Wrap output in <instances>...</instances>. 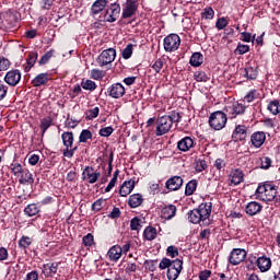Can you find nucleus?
<instances>
[{"mask_svg": "<svg viewBox=\"0 0 280 280\" xmlns=\"http://www.w3.org/2000/svg\"><path fill=\"white\" fill-rule=\"evenodd\" d=\"M143 237L148 240V242H152V240H156V229L152 226H148L143 231Z\"/></svg>", "mask_w": 280, "mask_h": 280, "instance_id": "7c9ffc66", "label": "nucleus"}, {"mask_svg": "<svg viewBox=\"0 0 280 280\" xmlns=\"http://www.w3.org/2000/svg\"><path fill=\"white\" fill-rule=\"evenodd\" d=\"M266 142V133L264 131H256L250 136V143L254 148H261Z\"/></svg>", "mask_w": 280, "mask_h": 280, "instance_id": "4468645a", "label": "nucleus"}, {"mask_svg": "<svg viewBox=\"0 0 280 280\" xmlns=\"http://www.w3.org/2000/svg\"><path fill=\"white\" fill-rule=\"evenodd\" d=\"M104 75V72L100 69H92L90 72V78H92V80H102Z\"/></svg>", "mask_w": 280, "mask_h": 280, "instance_id": "de8ad7c7", "label": "nucleus"}, {"mask_svg": "<svg viewBox=\"0 0 280 280\" xmlns=\"http://www.w3.org/2000/svg\"><path fill=\"white\" fill-rule=\"evenodd\" d=\"M167 117H170L171 119V124H180V119L183 116H180V113L178 112H172L171 115H168Z\"/></svg>", "mask_w": 280, "mask_h": 280, "instance_id": "3c124183", "label": "nucleus"}, {"mask_svg": "<svg viewBox=\"0 0 280 280\" xmlns=\"http://www.w3.org/2000/svg\"><path fill=\"white\" fill-rule=\"evenodd\" d=\"M198 187V180L192 179L187 183L185 194L186 196L194 195V191H196V188Z\"/></svg>", "mask_w": 280, "mask_h": 280, "instance_id": "72a5a7b5", "label": "nucleus"}, {"mask_svg": "<svg viewBox=\"0 0 280 280\" xmlns=\"http://www.w3.org/2000/svg\"><path fill=\"white\" fill-rule=\"evenodd\" d=\"M4 82H7L9 86H16V84L21 82V71L10 70L4 77Z\"/></svg>", "mask_w": 280, "mask_h": 280, "instance_id": "f8f14e48", "label": "nucleus"}, {"mask_svg": "<svg viewBox=\"0 0 280 280\" xmlns=\"http://www.w3.org/2000/svg\"><path fill=\"white\" fill-rule=\"evenodd\" d=\"M65 148H73V132L66 131L61 135Z\"/></svg>", "mask_w": 280, "mask_h": 280, "instance_id": "cd10ccee", "label": "nucleus"}, {"mask_svg": "<svg viewBox=\"0 0 280 280\" xmlns=\"http://www.w3.org/2000/svg\"><path fill=\"white\" fill-rule=\"evenodd\" d=\"M166 253L168 255V257H178V248L174 247V246H168L166 249Z\"/></svg>", "mask_w": 280, "mask_h": 280, "instance_id": "69168bd1", "label": "nucleus"}, {"mask_svg": "<svg viewBox=\"0 0 280 280\" xmlns=\"http://www.w3.org/2000/svg\"><path fill=\"white\" fill-rule=\"evenodd\" d=\"M257 98V90L249 91L245 96L243 102H247V104H250V102H255Z\"/></svg>", "mask_w": 280, "mask_h": 280, "instance_id": "09e8293b", "label": "nucleus"}, {"mask_svg": "<svg viewBox=\"0 0 280 280\" xmlns=\"http://www.w3.org/2000/svg\"><path fill=\"white\" fill-rule=\"evenodd\" d=\"M166 189H170V191H178L180 187H183V177L180 176H173L170 179L166 180L165 184Z\"/></svg>", "mask_w": 280, "mask_h": 280, "instance_id": "ddd939ff", "label": "nucleus"}, {"mask_svg": "<svg viewBox=\"0 0 280 280\" xmlns=\"http://www.w3.org/2000/svg\"><path fill=\"white\" fill-rule=\"evenodd\" d=\"M115 58H117V50H115V48H108L103 50L97 57V63L101 67H106V65L115 62Z\"/></svg>", "mask_w": 280, "mask_h": 280, "instance_id": "39448f33", "label": "nucleus"}, {"mask_svg": "<svg viewBox=\"0 0 280 280\" xmlns=\"http://www.w3.org/2000/svg\"><path fill=\"white\" fill-rule=\"evenodd\" d=\"M52 121L54 120L51 119V117H46V118L42 119L40 130H42L43 135H45V132H47V130L50 128Z\"/></svg>", "mask_w": 280, "mask_h": 280, "instance_id": "4c0bfd02", "label": "nucleus"}, {"mask_svg": "<svg viewBox=\"0 0 280 280\" xmlns=\"http://www.w3.org/2000/svg\"><path fill=\"white\" fill-rule=\"evenodd\" d=\"M256 264L260 272H268L272 268V260L266 256L258 257Z\"/></svg>", "mask_w": 280, "mask_h": 280, "instance_id": "f3484780", "label": "nucleus"}, {"mask_svg": "<svg viewBox=\"0 0 280 280\" xmlns=\"http://www.w3.org/2000/svg\"><path fill=\"white\" fill-rule=\"evenodd\" d=\"M77 150L78 147H74L72 149L66 147V149L63 150V156H66L67 159H73V155L75 154Z\"/></svg>", "mask_w": 280, "mask_h": 280, "instance_id": "680f3d73", "label": "nucleus"}, {"mask_svg": "<svg viewBox=\"0 0 280 280\" xmlns=\"http://www.w3.org/2000/svg\"><path fill=\"white\" fill-rule=\"evenodd\" d=\"M143 203V197L141 194H135L129 197L128 205L131 209H137V207H141Z\"/></svg>", "mask_w": 280, "mask_h": 280, "instance_id": "a878e982", "label": "nucleus"}, {"mask_svg": "<svg viewBox=\"0 0 280 280\" xmlns=\"http://www.w3.org/2000/svg\"><path fill=\"white\" fill-rule=\"evenodd\" d=\"M173 265H174V260H171L168 258H163L160 261L159 268H160V270H166V268L168 270V268H171Z\"/></svg>", "mask_w": 280, "mask_h": 280, "instance_id": "49530a36", "label": "nucleus"}, {"mask_svg": "<svg viewBox=\"0 0 280 280\" xmlns=\"http://www.w3.org/2000/svg\"><path fill=\"white\" fill-rule=\"evenodd\" d=\"M10 69V60L0 58V71H8Z\"/></svg>", "mask_w": 280, "mask_h": 280, "instance_id": "052dcab7", "label": "nucleus"}, {"mask_svg": "<svg viewBox=\"0 0 280 280\" xmlns=\"http://www.w3.org/2000/svg\"><path fill=\"white\" fill-rule=\"evenodd\" d=\"M244 75L248 80H256L257 79V70L253 67L245 68Z\"/></svg>", "mask_w": 280, "mask_h": 280, "instance_id": "ea45409f", "label": "nucleus"}, {"mask_svg": "<svg viewBox=\"0 0 280 280\" xmlns=\"http://www.w3.org/2000/svg\"><path fill=\"white\" fill-rule=\"evenodd\" d=\"M196 172H205L207 170V161L205 160H197L195 164Z\"/></svg>", "mask_w": 280, "mask_h": 280, "instance_id": "8fccbe9b", "label": "nucleus"}, {"mask_svg": "<svg viewBox=\"0 0 280 280\" xmlns=\"http://www.w3.org/2000/svg\"><path fill=\"white\" fill-rule=\"evenodd\" d=\"M268 110L272 113V115H279L280 113L279 101H271L268 105Z\"/></svg>", "mask_w": 280, "mask_h": 280, "instance_id": "79ce46f5", "label": "nucleus"}, {"mask_svg": "<svg viewBox=\"0 0 280 280\" xmlns=\"http://www.w3.org/2000/svg\"><path fill=\"white\" fill-rule=\"evenodd\" d=\"M229 25V21L225 20V18H220L217 20L215 27L217 30H224Z\"/></svg>", "mask_w": 280, "mask_h": 280, "instance_id": "bf43d9fd", "label": "nucleus"}, {"mask_svg": "<svg viewBox=\"0 0 280 280\" xmlns=\"http://www.w3.org/2000/svg\"><path fill=\"white\" fill-rule=\"evenodd\" d=\"M233 110L235 115H244V112L246 110V106L242 103H237L233 106Z\"/></svg>", "mask_w": 280, "mask_h": 280, "instance_id": "6e6d98bb", "label": "nucleus"}, {"mask_svg": "<svg viewBox=\"0 0 280 280\" xmlns=\"http://www.w3.org/2000/svg\"><path fill=\"white\" fill-rule=\"evenodd\" d=\"M31 244H32V238H30L28 236H23L19 241V247L20 248H27V246H31Z\"/></svg>", "mask_w": 280, "mask_h": 280, "instance_id": "864d4df0", "label": "nucleus"}, {"mask_svg": "<svg viewBox=\"0 0 280 280\" xmlns=\"http://www.w3.org/2000/svg\"><path fill=\"white\" fill-rule=\"evenodd\" d=\"M120 14L121 5L119 4V2H113L106 7L103 15V21H105V23H115V21L119 19Z\"/></svg>", "mask_w": 280, "mask_h": 280, "instance_id": "7ed1b4c3", "label": "nucleus"}, {"mask_svg": "<svg viewBox=\"0 0 280 280\" xmlns=\"http://www.w3.org/2000/svg\"><path fill=\"white\" fill-rule=\"evenodd\" d=\"M109 97L114 100H119L126 95V88L121 85V83H114L108 88Z\"/></svg>", "mask_w": 280, "mask_h": 280, "instance_id": "9b49d317", "label": "nucleus"}, {"mask_svg": "<svg viewBox=\"0 0 280 280\" xmlns=\"http://www.w3.org/2000/svg\"><path fill=\"white\" fill-rule=\"evenodd\" d=\"M229 180L233 185H240V183H244V173L241 170H234L230 173Z\"/></svg>", "mask_w": 280, "mask_h": 280, "instance_id": "4be33fe9", "label": "nucleus"}, {"mask_svg": "<svg viewBox=\"0 0 280 280\" xmlns=\"http://www.w3.org/2000/svg\"><path fill=\"white\" fill-rule=\"evenodd\" d=\"M24 170L25 168H23V165H21L20 163L11 164V172L14 176H16V178H19Z\"/></svg>", "mask_w": 280, "mask_h": 280, "instance_id": "37998d69", "label": "nucleus"}, {"mask_svg": "<svg viewBox=\"0 0 280 280\" xmlns=\"http://www.w3.org/2000/svg\"><path fill=\"white\" fill-rule=\"evenodd\" d=\"M49 82L48 73H40L32 80L33 86H43V84H47Z\"/></svg>", "mask_w": 280, "mask_h": 280, "instance_id": "bb28decb", "label": "nucleus"}, {"mask_svg": "<svg viewBox=\"0 0 280 280\" xmlns=\"http://www.w3.org/2000/svg\"><path fill=\"white\" fill-rule=\"evenodd\" d=\"M191 148H194V139H191V137H185L177 142V149L180 150V152H189Z\"/></svg>", "mask_w": 280, "mask_h": 280, "instance_id": "a211bd4d", "label": "nucleus"}, {"mask_svg": "<svg viewBox=\"0 0 280 280\" xmlns=\"http://www.w3.org/2000/svg\"><path fill=\"white\" fill-rule=\"evenodd\" d=\"M58 262L46 264L43 266V275L46 277H54L58 272Z\"/></svg>", "mask_w": 280, "mask_h": 280, "instance_id": "393cba45", "label": "nucleus"}, {"mask_svg": "<svg viewBox=\"0 0 280 280\" xmlns=\"http://www.w3.org/2000/svg\"><path fill=\"white\" fill-rule=\"evenodd\" d=\"M108 5V0H96L91 7V14L92 16H97L101 12H104L106 10V7Z\"/></svg>", "mask_w": 280, "mask_h": 280, "instance_id": "2eb2a0df", "label": "nucleus"}, {"mask_svg": "<svg viewBox=\"0 0 280 280\" xmlns=\"http://www.w3.org/2000/svg\"><path fill=\"white\" fill-rule=\"evenodd\" d=\"M118 177H119V170H116L114 172L113 178L110 179L107 187L105 188L106 194H108V191H110L113 189V187H115V185H117V178Z\"/></svg>", "mask_w": 280, "mask_h": 280, "instance_id": "58836bf2", "label": "nucleus"}, {"mask_svg": "<svg viewBox=\"0 0 280 280\" xmlns=\"http://www.w3.org/2000/svg\"><path fill=\"white\" fill-rule=\"evenodd\" d=\"M135 12H137V4L132 1L127 2L122 9V19H130L135 15Z\"/></svg>", "mask_w": 280, "mask_h": 280, "instance_id": "412c9836", "label": "nucleus"}, {"mask_svg": "<svg viewBox=\"0 0 280 280\" xmlns=\"http://www.w3.org/2000/svg\"><path fill=\"white\" fill-rule=\"evenodd\" d=\"M205 61V57L200 52H194L190 57V65L191 67H200Z\"/></svg>", "mask_w": 280, "mask_h": 280, "instance_id": "c85d7f7f", "label": "nucleus"}, {"mask_svg": "<svg viewBox=\"0 0 280 280\" xmlns=\"http://www.w3.org/2000/svg\"><path fill=\"white\" fill-rule=\"evenodd\" d=\"M113 132H115V129H113V127H105L98 131V135L101 137H110Z\"/></svg>", "mask_w": 280, "mask_h": 280, "instance_id": "4d7b16f0", "label": "nucleus"}, {"mask_svg": "<svg viewBox=\"0 0 280 280\" xmlns=\"http://www.w3.org/2000/svg\"><path fill=\"white\" fill-rule=\"evenodd\" d=\"M110 261H119L121 259V246L114 245L107 253Z\"/></svg>", "mask_w": 280, "mask_h": 280, "instance_id": "b1692460", "label": "nucleus"}, {"mask_svg": "<svg viewBox=\"0 0 280 280\" xmlns=\"http://www.w3.org/2000/svg\"><path fill=\"white\" fill-rule=\"evenodd\" d=\"M20 185H34V175L30 170L24 168L22 173L18 176Z\"/></svg>", "mask_w": 280, "mask_h": 280, "instance_id": "dca6fc26", "label": "nucleus"}, {"mask_svg": "<svg viewBox=\"0 0 280 280\" xmlns=\"http://www.w3.org/2000/svg\"><path fill=\"white\" fill-rule=\"evenodd\" d=\"M93 138V133L89 129H83L80 133L79 141L80 143H86L89 139Z\"/></svg>", "mask_w": 280, "mask_h": 280, "instance_id": "a19ab883", "label": "nucleus"}, {"mask_svg": "<svg viewBox=\"0 0 280 280\" xmlns=\"http://www.w3.org/2000/svg\"><path fill=\"white\" fill-rule=\"evenodd\" d=\"M180 47V37L177 34H171L164 38L165 51H176Z\"/></svg>", "mask_w": 280, "mask_h": 280, "instance_id": "0eeeda50", "label": "nucleus"}, {"mask_svg": "<svg viewBox=\"0 0 280 280\" xmlns=\"http://www.w3.org/2000/svg\"><path fill=\"white\" fill-rule=\"evenodd\" d=\"M142 220L139 218H133L130 222L131 231H141L142 226Z\"/></svg>", "mask_w": 280, "mask_h": 280, "instance_id": "c03bdc74", "label": "nucleus"}, {"mask_svg": "<svg viewBox=\"0 0 280 280\" xmlns=\"http://www.w3.org/2000/svg\"><path fill=\"white\" fill-rule=\"evenodd\" d=\"M258 200L262 202H272L277 197V187L272 184H264L258 186L255 194Z\"/></svg>", "mask_w": 280, "mask_h": 280, "instance_id": "f03ea898", "label": "nucleus"}, {"mask_svg": "<svg viewBox=\"0 0 280 280\" xmlns=\"http://www.w3.org/2000/svg\"><path fill=\"white\" fill-rule=\"evenodd\" d=\"M125 272H127V275H130V272H137V264L128 262L126 265Z\"/></svg>", "mask_w": 280, "mask_h": 280, "instance_id": "338daca9", "label": "nucleus"}, {"mask_svg": "<svg viewBox=\"0 0 280 280\" xmlns=\"http://www.w3.org/2000/svg\"><path fill=\"white\" fill-rule=\"evenodd\" d=\"M194 80H196V82H209L211 78L205 71H196L194 73Z\"/></svg>", "mask_w": 280, "mask_h": 280, "instance_id": "473e14b6", "label": "nucleus"}, {"mask_svg": "<svg viewBox=\"0 0 280 280\" xmlns=\"http://www.w3.org/2000/svg\"><path fill=\"white\" fill-rule=\"evenodd\" d=\"M98 115H100V107H94L85 112V119H88V121H93V119H96Z\"/></svg>", "mask_w": 280, "mask_h": 280, "instance_id": "c9c22d12", "label": "nucleus"}, {"mask_svg": "<svg viewBox=\"0 0 280 280\" xmlns=\"http://www.w3.org/2000/svg\"><path fill=\"white\" fill-rule=\"evenodd\" d=\"M183 272V260L175 259L173 260V265L167 269V279L168 280H176Z\"/></svg>", "mask_w": 280, "mask_h": 280, "instance_id": "6e6552de", "label": "nucleus"}, {"mask_svg": "<svg viewBox=\"0 0 280 280\" xmlns=\"http://www.w3.org/2000/svg\"><path fill=\"white\" fill-rule=\"evenodd\" d=\"M174 215H176V206L174 205L166 206L161 211V217L164 220H172Z\"/></svg>", "mask_w": 280, "mask_h": 280, "instance_id": "5701e85b", "label": "nucleus"}, {"mask_svg": "<svg viewBox=\"0 0 280 280\" xmlns=\"http://www.w3.org/2000/svg\"><path fill=\"white\" fill-rule=\"evenodd\" d=\"M163 65H165V62L163 61V59H158L153 66L152 69L155 70V73H161V69H163Z\"/></svg>", "mask_w": 280, "mask_h": 280, "instance_id": "e2e57ef3", "label": "nucleus"}, {"mask_svg": "<svg viewBox=\"0 0 280 280\" xmlns=\"http://www.w3.org/2000/svg\"><path fill=\"white\" fill-rule=\"evenodd\" d=\"M101 176L102 173H100V171H95V168L91 166H86L82 173L83 180H86V183H90V185H94V183L98 180Z\"/></svg>", "mask_w": 280, "mask_h": 280, "instance_id": "1a4fd4ad", "label": "nucleus"}, {"mask_svg": "<svg viewBox=\"0 0 280 280\" xmlns=\"http://www.w3.org/2000/svg\"><path fill=\"white\" fill-rule=\"evenodd\" d=\"M132 56V44H128L126 48L122 50V58L125 60H128V58H131Z\"/></svg>", "mask_w": 280, "mask_h": 280, "instance_id": "13d9d810", "label": "nucleus"}, {"mask_svg": "<svg viewBox=\"0 0 280 280\" xmlns=\"http://www.w3.org/2000/svg\"><path fill=\"white\" fill-rule=\"evenodd\" d=\"M103 207H104V200L98 199L92 205V211H102Z\"/></svg>", "mask_w": 280, "mask_h": 280, "instance_id": "0e129e2a", "label": "nucleus"}, {"mask_svg": "<svg viewBox=\"0 0 280 280\" xmlns=\"http://www.w3.org/2000/svg\"><path fill=\"white\" fill-rule=\"evenodd\" d=\"M81 86L82 89H84V91H95L97 89V84H95L94 81L89 79L85 81H82Z\"/></svg>", "mask_w": 280, "mask_h": 280, "instance_id": "e433bc0d", "label": "nucleus"}, {"mask_svg": "<svg viewBox=\"0 0 280 280\" xmlns=\"http://www.w3.org/2000/svg\"><path fill=\"white\" fill-rule=\"evenodd\" d=\"M36 60H38V52H30L26 62L27 66L25 67V71H30V69H32V67H34V65H36Z\"/></svg>", "mask_w": 280, "mask_h": 280, "instance_id": "2f4dec72", "label": "nucleus"}, {"mask_svg": "<svg viewBox=\"0 0 280 280\" xmlns=\"http://www.w3.org/2000/svg\"><path fill=\"white\" fill-rule=\"evenodd\" d=\"M234 137H238L240 140L246 138V126L244 125H238L233 133Z\"/></svg>", "mask_w": 280, "mask_h": 280, "instance_id": "f704fd0d", "label": "nucleus"}, {"mask_svg": "<svg viewBox=\"0 0 280 280\" xmlns=\"http://www.w3.org/2000/svg\"><path fill=\"white\" fill-rule=\"evenodd\" d=\"M261 209H264V207L259 202L250 201L246 205L245 212L247 215H257V213H260Z\"/></svg>", "mask_w": 280, "mask_h": 280, "instance_id": "6ab92c4d", "label": "nucleus"}, {"mask_svg": "<svg viewBox=\"0 0 280 280\" xmlns=\"http://www.w3.org/2000/svg\"><path fill=\"white\" fill-rule=\"evenodd\" d=\"M201 16L202 19L211 20L213 19V16H215V11H213V8L207 7L206 9H203Z\"/></svg>", "mask_w": 280, "mask_h": 280, "instance_id": "a18cd8bd", "label": "nucleus"}, {"mask_svg": "<svg viewBox=\"0 0 280 280\" xmlns=\"http://www.w3.org/2000/svg\"><path fill=\"white\" fill-rule=\"evenodd\" d=\"M25 215H28V218H33V215H37V213H40V208L36 203H30L24 209Z\"/></svg>", "mask_w": 280, "mask_h": 280, "instance_id": "c756f323", "label": "nucleus"}, {"mask_svg": "<svg viewBox=\"0 0 280 280\" xmlns=\"http://www.w3.org/2000/svg\"><path fill=\"white\" fill-rule=\"evenodd\" d=\"M244 259H246V252L242 248H234L229 257V261L232 266H240Z\"/></svg>", "mask_w": 280, "mask_h": 280, "instance_id": "9d476101", "label": "nucleus"}, {"mask_svg": "<svg viewBox=\"0 0 280 280\" xmlns=\"http://www.w3.org/2000/svg\"><path fill=\"white\" fill-rule=\"evenodd\" d=\"M226 121H229V118L224 112H214L209 117L210 128H213V130H222L226 126Z\"/></svg>", "mask_w": 280, "mask_h": 280, "instance_id": "20e7f679", "label": "nucleus"}, {"mask_svg": "<svg viewBox=\"0 0 280 280\" xmlns=\"http://www.w3.org/2000/svg\"><path fill=\"white\" fill-rule=\"evenodd\" d=\"M132 189H135V179L124 182V184L120 186L119 194L126 198V196L132 194Z\"/></svg>", "mask_w": 280, "mask_h": 280, "instance_id": "aec40b11", "label": "nucleus"}, {"mask_svg": "<svg viewBox=\"0 0 280 280\" xmlns=\"http://www.w3.org/2000/svg\"><path fill=\"white\" fill-rule=\"evenodd\" d=\"M93 234H88L85 236H83V244L84 246H93Z\"/></svg>", "mask_w": 280, "mask_h": 280, "instance_id": "774afa93", "label": "nucleus"}, {"mask_svg": "<svg viewBox=\"0 0 280 280\" xmlns=\"http://www.w3.org/2000/svg\"><path fill=\"white\" fill-rule=\"evenodd\" d=\"M168 130H172V119L168 116L160 117L156 126V136L163 137V135H167Z\"/></svg>", "mask_w": 280, "mask_h": 280, "instance_id": "423d86ee", "label": "nucleus"}, {"mask_svg": "<svg viewBox=\"0 0 280 280\" xmlns=\"http://www.w3.org/2000/svg\"><path fill=\"white\" fill-rule=\"evenodd\" d=\"M54 57V49L47 51L39 60V65H47L49 59Z\"/></svg>", "mask_w": 280, "mask_h": 280, "instance_id": "603ef678", "label": "nucleus"}, {"mask_svg": "<svg viewBox=\"0 0 280 280\" xmlns=\"http://www.w3.org/2000/svg\"><path fill=\"white\" fill-rule=\"evenodd\" d=\"M7 95H8V85H5V83L0 80V102H2V100H5Z\"/></svg>", "mask_w": 280, "mask_h": 280, "instance_id": "5fc2aeb1", "label": "nucleus"}, {"mask_svg": "<svg viewBox=\"0 0 280 280\" xmlns=\"http://www.w3.org/2000/svg\"><path fill=\"white\" fill-rule=\"evenodd\" d=\"M213 205L211 202L200 203L197 209L188 212V220L191 224H209L207 222L211 215V209Z\"/></svg>", "mask_w": 280, "mask_h": 280, "instance_id": "f257e3e1", "label": "nucleus"}]
</instances>
